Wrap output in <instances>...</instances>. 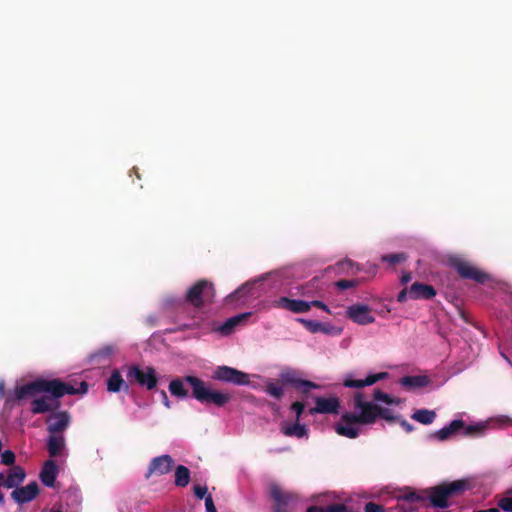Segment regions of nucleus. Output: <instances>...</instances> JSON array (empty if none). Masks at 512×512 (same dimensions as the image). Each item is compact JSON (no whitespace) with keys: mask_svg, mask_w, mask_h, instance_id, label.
I'll use <instances>...</instances> for the list:
<instances>
[{"mask_svg":"<svg viewBox=\"0 0 512 512\" xmlns=\"http://www.w3.org/2000/svg\"><path fill=\"white\" fill-rule=\"evenodd\" d=\"M87 391L88 384L85 381L80 383L79 388H75L70 383L63 382L60 379H36L17 386L14 390V400L20 401L28 397L44 394L31 401L30 411L35 415L45 414L57 411L61 406L59 399L64 395L85 394Z\"/></svg>","mask_w":512,"mask_h":512,"instance_id":"f257e3e1","label":"nucleus"},{"mask_svg":"<svg viewBox=\"0 0 512 512\" xmlns=\"http://www.w3.org/2000/svg\"><path fill=\"white\" fill-rule=\"evenodd\" d=\"M468 489V482L460 479L449 483H442L426 491V497L430 500L433 507L447 508L448 499L454 496L462 495Z\"/></svg>","mask_w":512,"mask_h":512,"instance_id":"f03ea898","label":"nucleus"},{"mask_svg":"<svg viewBox=\"0 0 512 512\" xmlns=\"http://www.w3.org/2000/svg\"><path fill=\"white\" fill-rule=\"evenodd\" d=\"M184 379L192 387V397L203 404H214L217 407H222L231 400L229 393L210 389L202 379L196 376L188 375Z\"/></svg>","mask_w":512,"mask_h":512,"instance_id":"7ed1b4c3","label":"nucleus"},{"mask_svg":"<svg viewBox=\"0 0 512 512\" xmlns=\"http://www.w3.org/2000/svg\"><path fill=\"white\" fill-rule=\"evenodd\" d=\"M354 409L362 410V416L360 417L365 423L373 424L378 417L388 421H398L399 417L394 416L393 412L389 408H383L372 402L364 400V394L362 392H356L353 398Z\"/></svg>","mask_w":512,"mask_h":512,"instance_id":"20e7f679","label":"nucleus"},{"mask_svg":"<svg viewBox=\"0 0 512 512\" xmlns=\"http://www.w3.org/2000/svg\"><path fill=\"white\" fill-rule=\"evenodd\" d=\"M215 296L213 283L206 279L198 280L187 291L186 301L195 308H201L205 303L212 302Z\"/></svg>","mask_w":512,"mask_h":512,"instance_id":"39448f33","label":"nucleus"},{"mask_svg":"<svg viewBox=\"0 0 512 512\" xmlns=\"http://www.w3.org/2000/svg\"><path fill=\"white\" fill-rule=\"evenodd\" d=\"M126 378L129 382H136L148 390L155 389L158 384L156 371L151 366L141 368L137 365H132L128 367Z\"/></svg>","mask_w":512,"mask_h":512,"instance_id":"423d86ee","label":"nucleus"},{"mask_svg":"<svg viewBox=\"0 0 512 512\" xmlns=\"http://www.w3.org/2000/svg\"><path fill=\"white\" fill-rule=\"evenodd\" d=\"M450 266L456 270L462 279L473 280L480 284H483L490 279L488 273L480 270L470 262L458 257L450 259Z\"/></svg>","mask_w":512,"mask_h":512,"instance_id":"0eeeda50","label":"nucleus"},{"mask_svg":"<svg viewBox=\"0 0 512 512\" xmlns=\"http://www.w3.org/2000/svg\"><path fill=\"white\" fill-rule=\"evenodd\" d=\"M359 411V414H354L351 412L342 414L340 421L335 425V431L338 435L350 439H355L359 436L360 431L356 424H369L361 420L360 417L362 416V410Z\"/></svg>","mask_w":512,"mask_h":512,"instance_id":"6e6552de","label":"nucleus"},{"mask_svg":"<svg viewBox=\"0 0 512 512\" xmlns=\"http://www.w3.org/2000/svg\"><path fill=\"white\" fill-rule=\"evenodd\" d=\"M212 378L234 385H248L250 383L248 374L225 365L218 366L213 372Z\"/></svg>","mask_w":512,"mask_h":512,"instance_id":"1a4fd4ad","label":"nucleus"},{"mask_svg":"<svg viewBox=\"0 0 512 512\" xmlns=\"http://www.w3.org/2000/svg\"><path fill=\"white\" fill-rule=\"evenodd\" d=\"M46 423L49 434H63L71 423V417L68 411H58L50 414Z\"/></svg>","mask_w":512,"mask_h":512,"instance_id":"9d476101","label":"nucleus"},{"mask_svg":"<svg viewBox=\"0 0 512 512\" xmlns=\"http://www.w3.org/2000/svg\"><path fill=\"white\" fill-rule=\"evenodd\" d=\"M281 379L285 384H289L303 395H308L312 389H318L320 386L312 381L301 379L297 373L292 370L281 373Z\"/></svg>","mask_w":512,"mask_h":512,"instance_id":"9b49d317","label":"nucleus"},{"mask_svg":"<svg viewBox=\"0 0 512 512\" xmlns=\"http://www.w3.org/2000/svg\"><path fill=\"white\" fill-rule=\"evenodd\" d=\"M346 315L359 325H368L375 321L371 308L365 304H354L347 308Z\"/></svg>","mask_w":512,"mask_h":512,"instance_id":"f8f14e48","label":"nucleus"},{"mask_svg":"<svg viewBox=\"0 0 512 512\" xmlns=\"http://www.w3.org/2000/svg\"><path fill=\"white\" fill-rule=\"evenodd\" d=\"M269 495L273 500L272 511H286L289 504L296 500L294 494L283 491L278 485H272Z\"/></svg>","mask_w":512,"mask_h":512,"instance_id":"ddd939ff","label":"nucleus"},{"mask_svg":"<svg viewBox=\"0 0 512 512\" xmlns=\"http://www.w3.org/2000/svg\"><path fill=\"white\" fill-rule=\"evenodd\" d=\"M339 407L340 401L337 397H316L315 406L309 409V414H336L338 413Z\"/></svg>","mask_w":512,"mask_h":512,"instance_id":"4468645a","label":"nucleus"},{"mask_svg":"<svg viewBox=\"0 0 512 512\" xmlns=\"http://www.w3.org/2000/svg\"><path fill=\"white\" fill-rule=\"evenodd\" d=\"M173 459L170 455H161L151 460L145 477L148 479L152 475L162 476L169 473L172 469Z\"/></svg>","mask_w":512,"mask_h":512,"instance_id":"2eb2a0df","label":"nucleus"},{"mask_svg":"<svg viewBox=\"0 0 512 512\" xmlns=\"http://www.w3.org/2000/svg\"><path fill=\"white\" fill-rule=\"evenodd\" d=\"M38 494V483L33 481L24 487L14 489L11 493V498L18 504H25L34 500Z\"/></svg>","mask_w":512,"mask_h":512,"instance_id":"dca6fc26","label":"nucleus"},{"mask_svg":"<svg viewBox=\"0 0 512 512\" xmlns=\"http://www.w3.org/2000/svg\"><path fill=\"white\" fill-rule=\"evenodd\" d=\"M273 306L293 313H305L310 310V305H308V301L300 299H290L288 297H280L274 300Z\"/></svg>","mask_w":512,"mask_h":512,"instance_id":"f3484780","label":"nucleus"},{"mask_svg":"<svg viewBox=\"0 0 512 512\" xmlns=\"http://www.w3.org/2000/svg\"><path fill=\"white\" fill-rule=\"evenodd\" d=\"M280 430L287 437L308 438L309 436V429L300 421H294V423L282 422Z\"/></svg>","mask_w":512,"mask_h":512,"instance_id":"a211bd4d","label":"nucleus"},{"mask_svg":"<svg viewBox=\"0 0 512 512\" xmlns=\"http://www.w3.org/2000/svg\"><path fill=\"white\" fill-rule=\"evenodd\" d=\"M436 295V290L433 286L415 282L409 289V297L412 299H431Z\"/></svg>","mask_w":512,"mask_h":512,"instance_id":"6ab92c4d","label":"nucleus"},{"mask_svg":"<svg viewBox=\"0 0 512 512\" xmlns=\"http://www.w3.org/2000/svg\"><path fill=\"white\" fill-rule=\"evenodd\" d=\"M58 475V466L53 460H47L40 472V479L47 487H53Z\"/></svg>","mask_w":512,"mask_h":512,"instance_id":"aec40b11","label":"nucleus"},{"mask_svg":"<svg viewBox=\"0 0 512 512\" xmlns=\"http://www.w3.org/2000/svg\"><path fill=\"white\" fill-rule=\"evenodd\" d=\"M65 446L66 441L63 434H49L47 439V451L51 458L60 456Z\"/></svg>","mask_w":512,"mask_h":512,"instance_id":"412c9836","label":"nucleus"},{"mask_svg":"<svg viewBox=\"0 0 512 512\" xmlns=\"http://www.w3.org/2000/svg\"><path fill=\"white\" fill-rule=\"evenodd\" d=\"M388 376L387 372H380L377 374H371L367 376L365 379L361 380H353V379H345L343 385L349 388H363L365 386H370L375 384L376 382L385 379Z\"/></svg>","mask_w":512,"mask_h":512,"instance_id":"4be33fe9","label":"nucleus"},{"mask_svg":"<svg viewBox=\"0 0 512 512\" xmlns=\"http://www.w3.org/2000/svg\"><path fill=\"white\" fill-rule=\"evenodd\" d=\"M251 316L250 312L242 313L233 317L228 318L222 325H220L216 331L220 334L227 336L233 333L235 328L247 320Z\"/></svg>","mask_w":512,"mask_h":512,"instance_id":"5701e85b","label":"nucleus"},{"mask_svg":"<svg viewBox=\"0 0 512 512\" xmlns=\"http://www.w3.org/2000/svg\"><path fill=\"white\" fill-rule=\"evenodd\" d=\"M25 477V470L20 466H14L12 469H10L6 479L2 482L3 487L8 489H16L18 488V485L24 481Z\"/></svg>","mask_w":512,"mask_h":512,"instance_id":"b1692460","label":"nucleus"},{"mask_svg":"<svg viewBox=\"0 0 512 512\" xmlns=\"http://www.w3.org/2000/svg\"><path fill=\"white\" fill-rule=\"evenodd\" d=\"M464 427V421L461 419L453 420L448 426L441 428L434 432L431 437L439 440L445 441L449 439L453 434L457 431L461 430Z\"/></svg>","mask_w":512,"mask_h":512,"instance_id":"393cba45","label":"nucleus"},{"mask_svg":"<svg viewBox=\"0 0 512 512\" xmlns=\"http://www.w3.org/2000/svg\"><path fill=\"white\" fill-rule=\"evenodd\" d=\"M397 500H399V502H406L409 505L423 503L427 500L426 491L416 492L411 488H405V490L397 496Z\"/></svg>","mask_w":512,"mask_h":512,"instance_id":"a878e982","label":"nucleus"},{"mask_svg":"<svg viewBox=\"0 0 512 512\" xmlns=\"http://www.w3.org/2000/svg\"><path fill=\"white\" fill-rule=\"evenodd\" d=\"M122 389L128 392L129 385L124 381L119 370L115 369L107 379V390L112 393H117Z\"/></svg>","mask_w":512,"mask_h":512,"instance_id":"bb28decb","label":"nucleus"},{"mask_svg":"<svg viewBox=\"0 0 512 512\" xmlns=\"http://www.w3.org/2000/svg\"><path fill=\"white\" fill-rule=\"evenodd\" d=\"M298 321L311 333L322 332L325 334H330L334 329L333 326L321 323L316 320H306L303 318H299Z\"/></svg>","mask_w":512,"mask_h":512,"instance_id":"cd10ccee","label":"nucleus"},{"mask_svg":"<svg viewBox=\"0 0 512 512\" xmlns=\"http://www.w3.org/2000/svg\"><path fill=\"white\" fill-rule=\"evenodd\" d=\"M428 383V377L423 375L404 376L400 380V384L407 389L424 387Z\"/></svg>","mask_w":512,"mask_h":512,"instance_id":"c85d7f7f","label":"nucleus"},{"mask_svg":"<svg viewBox=\"0 0 512 512\" xmlns=\"http://www.w3.org/2000/svg\"><path fill=\"white\" fill-rule=\"evenodd\" d=\"M411 418L421 424L429 425L434 422L436 413L433 410L419 409L412 414Z\"/></svg>","mask_w":512,"mask_h":512,"instance_id":"c756f323","label":"nucleus"},{"mask_svg":"<svg viewBox=\"0 0 512 512\" xmlns=\"http://www.w3.org/2000/svg\"><path fill=\"white\" fill-rule=\"evenodd\" d=\"M190 482V470L184 465H178L175 469V485L186 487Z\"/></svg>","mask_w":512,"mask_h":512,"instance_id":"7c9ffc66","label":"nucleus"},{"mask_svg":"<svg viewBox=\"0 0 512 512\" xmlns=\"http://www.w3.org/2000/svg\"><path fill=\"white\" fill-rule=\"evenodd\" d=\"M184 381L185 379L176 378L170 382L169 391L173 396L178 398H186L188 396V391L184 388Z\"/></svg>","mask_w":512,"mask_h":512,"instance_id":"2f4dec72","label":"nucleus"},{"mask_svg":"<svg viewBox=\"0 0 512 512\" xmlns=\"http://www.w3.org/2000/svg\"><path fill=\"white\" fill-rule=\"evenodd\" d=\"M463 430V435L467 437H479L482 436L487 429V425L484 423H477L474 425H465L461 428Z\"/></svg>","mask_w":512,"mask_h":512,"instance_id":"473e14b6","label":"nucleus"},{"mask_svg":"<svg viewBox=\"0 0 512 512\" xmlns=\"http://www.w3.org/2000/svg\"><path fill=\"white\" fill-rule=\"evenodd\" d=\"M265 391L272 397L280 400L284 395V390L281 386L274 383H268L265 387Z\"/></svg>","mask_w":512,"mask_h":512,"instance_id":"72a5a7b5","label":"nucleus"},{"mask_svg":"<svg viewBox=\"0 0 512 512\" xmlns=\"http://www.w3.org/2000/svg\"><path fill=\"white\" fill-rule=\"evenodd\" d=\"M114 352V347L107 345L96 351L91 355L92 360H99L100 358H109Z\"/></svg>","mask_w":512,"mask_h":512,"instance_id":"f704fd0d","label":"nucleus"},{"mask_svg":"<svg viewBox=\"0 0 512 512\" xmlns=\"http://www.w3.org/2000/svg\"><path fill=\"white\" fill-rule=\"evenodd\" d=\"M416 510V506L409 505L406 502H399L397 500V504L393 507H390V512H414Z\"/></svg>","mask_w":512,"mask_h":512,"instance_id":"c9c22d12","label":"nucleus"},{"mask_svg":"<svg viewBox=\"0 0 512 512\" xmlns=\"http://www.w3.org/2000/svg\"><path fill=\"white\" fill-rule=\"evenodd\" d=\"M290 410L295 413V421H300L305 410L303 402L295 401L291 404Z\"/></svg>","mask_w":512,"mask_h":512,"instance_id":"e433bc0d","label":"nucleus"},{"mask_svg":"<svg viewBox=\"0 0 512 512\" xmlns=\"http://www.w3.org/2000/svg\"><path fill=\"white\" fill-rule=\"evenodd\" d=\"M359 284V281L358 280H355V279H351V280H348V279H342V280H339L337 282H335V286L340 289V290H345V289H349V288H354L356 287L357 285Z\"/></svg>","mask_w":512,"mask_h":512,"instance_id":"4c0bfd02","label":"nucleus"},{"mask_svg":"<svg viewBox=\"0 0 512 512\" xmlns=\"http://www.w3.org/2000/svg\"><path fill=\"white\" fill-rule=\"evenodd\" d=\"M406 259L405 254L403 253H395V254H388L383 256V260L394 265L397 263H400Z\"/></svg>","mask_w":512,"mask_h":512,"instance_id":"58836bf2","label":"nucleus"},{"mask_svg":"<svg viewBox=\"0 0 512 512\" xmlns=\"http://www.w3.org/2000/svg\"><path fill=\"white\" fill-rule=\"evenodd\" d=\"M373 397L376 401L384 402L387 405H390L391 402V396L384 393L380 389H376L373 393Z\"/></svg>","mask_w":512,"mask_h":512,"instance_id":"ea45409f","label":"nucleus"},{"mask_svg":"<svg viewBox=\"0 0 512 512\" xmlns=\"http://www.w3.org/2000/svg\"><path fill=\"white\" fill-rule=\"evenodd\" d=\"M1 462L7 466L13 465L15 462V454L11 450H6L1 455Z\"/></svg>","mask_w":512,"mask_h":512,"instance_id":"a19ab883","label":"nucleus"},{"mask_svg":"<svg viewBox=\"0 0 512 512\" xmlns=\"http://www.w3.org/2000/svg\"><path fill=\"white\" fill-rule=\"evenodd\" d=\"M365 512H390V508L386 511L384 507L375 502H368L364 507Z\"/></svg>","mask_w":512,"mask_h":512,"instance_id":"79ce46f5","label":"nucleus"},{"mask_svg":"<svg viewBox=\"0 0 512 512\" xmlns=\"http://www.w3.org/2000/svg\"><path fill=\"white\" fill-rule=\"evenodd\" d=\"M498 507L505 512H512V497H503L498 501Z\"/></svg>","mask_w":512,"mask_h":512,"instance_id":"37998d69","label":"nucleus"},{"mask_svg":"<svg viewBox=\"0 0 512 512\" xmlns=\"http://www.w3.org/2000/svg\"><path fill=\"white\" fill-rule=\"evenodd\" d=\"M354 266L355 264L349 259L339 261L336 264V268L341 271L353 269Z\"/></svg>","mask_w":512,"mask_h":512,"instance_id":"c03bdc74","label":"nucleus"},{"mask_svg":"<svg viewBox=\"0 0 512 512\" xmlns=\"http://www.w3.org/2000/svg\"><path fill=\"white\" fill-rule=\"evenodd\" d=\"M193 491H194V494H195L196 498H198V499H203V498H205L207 496L206 495V493H207V487L206 486L202 487L200 485H195L193 487Z\"/></svg>","mask_w":512,"mask_h":512,"instance_id":"a18cd8bd","label":"nucleus"},{"mask_svg":"<svg viewBox=\"0 0 512 512\" xmlns=\"http://www.w3.org/2000/svg\"><path fill=\"white\" fill-rule=\"evenodd\" d=\"M205 508L206 512H217L213 498L210 494L205 497Z\"/></svg>","mask_w":512,"mask_h":512,"instance_id":"49530a36","label":"nucleus"},{"mask_svg":"<svg viewBox=\"0 0 512 512\" xmlns=\"http://www.w3.org/2000/svg\"><path fill=\"white\" fill-rule=\"evenodd\" d=\"M308 305H310V308L311 307H317V308H320L322 309L323 311L327 312V313H331L330 309L328 308V306L323 303L322 301H319V300H313V301H308Z\"/></svg>","mask_w":512,"mask_h":512,"instance_id":"de8ad7c7","label":"nucleus"},{"mask_svg":"<svg viewBox=\"0 0 512 512\" xmlns=\"http://www.w3.org/2000/svg\"><path fill=\"white\" fill-rule=\"evenodd\" d=\"M401 427L407 432V433H410L413 431V426L405 419H398Z\"/></svg>","mask_w":512,"mask_h":512,"instance_id":"09e8293b","label":"nucleus"},{"mask_svg":"<svg viewBox=\"0 0 512 512\" xmlns=\"http://www.w3.org/2000/svg\"><path fill=\"white\" fill-rule=\"evenodd\" d=\"M160 395H161V400H162V403L164 404V406L166 408L170 409L171 408V402L169 401L167 393L164 390H162L160 392Z\"/></svg>","mask_w":512,"mask_h":512,"instance_id":"8fccbe9b","label":"nucleus"},{"mask_svg":"<svg viewBox=\"0 0 512 512\" xmlns=\"http://www.w3.org/2000/svg\"><path fill=\"white\" fill-rule=\"evenodd\" d=\"M306 512H328V506L325 509L319 506H310Z\"/></svg>","mask_w":512,"mask_h":512,"instance_id":"3c124183","label":"nucleus"},{"mask_svg":"<svg viewBox=\"0 0 512 512\" xmlns=\"http://www.w3.org/2000/svg\"><path fill=\"white\" fill-rule=\"evenodd\" d=\"M407 295H409V291H407L406 289H403L399 292V294L397 296V300L399 302H404L407 299Z\"/></svg>","mask_w":512,"mask_h":512,"instance_id":"603ef678","label":"nucleus"},{"mask_svg":"<svg viewBox=\"0 0 512 512\" xmlns=\"http://www.w3.org/2000/svg\"><path fill=\"white\" fill-rule=\"evenodd\" d=\"M245 291V288L244 287H241L239 289H237L236 291H234L233 293H231L228 298L229 299H234L236 298L239 294H243Z\"/></svg>","mask_w":512,"mask_h":512,"instance_id":"864d4df0","label":"nucleus"},{"mask_svg":"<svg viewBox=\"0 0 512 512\" xmlns=\"http://www.w3.org/2000/svg\"><path fill=\"white\" fill-rule=\"evenodd\" d=\"M411 280V275L409 273L403 274L401 277L402 283H407Z\"/></svg>","mask_w":512,"mask_h":512,"instance_id":"5fc2aeb1","label":"nucleus"},{"mask_svg":"<svg viewBox=\"0 0 512 512\" xmlns=\"http://www.w3.org/2000/svg\"><path fill=\"white\" fill-rule=\"evenodd\" d=\"M400 402V399L391 397L390 405H398Z\"/></svg>","mask_w":512,"mask_h":512,"instance_id":"6e6d98bb","label":"nucleus"},{"mask_svg":"<svg viewBox=\"0 0 512 512\" xmlns=\"http://www.w3.org/2000/svg\"><path fill=\"white\" fill-rule=\"evenodd\" d=\"M483 512H499V509L498 508H490V509H487V510H482Z\"/></svg>","mask_w":512,"mask_h":512,"instance_id":"4d7b16f0","label":"nucleus"},{"mask_svg":"<svg viewBox=\"0 0 512 512\" xmlns=\"http://www.w3.org/2000/svg\"><path fill=\"white\" fill-rule=\"evenodd\" d=\"M5 502L4 494L0 491V505H3Z\"/></svg>","mask_w":512,"mask_h":512,"instance_id":"13d9d810","label":"nucleus"},{"mask_svg":"<svg viewBox=\"0 0 512 512\" xmlns=\"http://www.w3.org/2000/svg\"><path fill=\"white\" fill-rule=\"evenodd\" d=\"M6 479L3 473H0V482H3Z\"/></svg>","mask_w":512,"mask_h":512,"instance_id":"bf43d9fd","label":"nucleus"},{"mask_svg":"<svg viewBox=\"0 0 512 512\" xmlns=\"http://www.w3.org/2000/svg\"><path fill=\"white\" fill-rule=\"evenodd\" d=\"M132 170H133V172L136 174V176H137L138 178H140V176H139V174H138V172H137V168H135V167H134Z\"/></svg>","mask_w":512,"mask_h":512,"instance_id":"052dcab7","label":"nucleus"},{"mask_svg":"<svg viewBox=\"0 0 512 512\" xmlns=\"http://www.w3.org/2000/svg\"><path fill=\"white\" fill-rule=\"evenodd\" d=\"M506 494H507V495H512V490H511V489H510V490H508Z\"/></svg>","mask_w":512,"mask_h":512,"instance_id":"680f3d73","label":"nucleus"},{"mask_svg":"<svg viewBox=\"0 0 512 512\" xmlns=\"http://www.w3.org/2000/svg\"><path fill=\"white\" fill-rule=\"evenodd\" d=\"M272 512H286V511H272Z\"/></svg>","mask_w":512,"mask_h":512,"instance_id":"e2e57ef3","label":"nucleus"},{"mask_svg":"<svg viewBox=\"0 0 512 512\" xmlns=\"http://www.w3.org/2000/svg\"><path fill=\"white\" fill-rule=\"evenodd\" d=\"M3 486L2 482H0V487Z\"/></svg>","mask_w":512,"mask_h":512,"instance_id":"0e129e2a","label":"nucleus"},{"mask_svg":"<svg viewBox=\"0 0 512 512\" xmlns=\"http://www.w3.org/2000/svg\"><path fill=\"white\" fill-rule=\"evenodd\" d=\"M53 512H61V511H53Z\"/></svg>","mask_w":512,"mask_h":512,"instance_id":"69168bd1","label":"nucleus"}]
</instances>
